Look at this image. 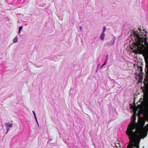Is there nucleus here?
Here are the masks:
<instances>
[{
  "mask_svg": "<svg viewBox=\"0 0 148 148\" xmlns=\"http://www.w3.org/2000/svg\"><path fill=\"white\" fill-rule=\"evenodd\" d=\"M137 137H136L134 138V140L133 141V142L132 143V141H131L130 140V143L129 145H128L127 147V148H133V143L134 142V141H135V139L137 138Z\"/></svg>",
  "mask_w": 148,
  "mask_h": 148,
  "instance_id": "nucleus-4",
  "label": "nucleus"
},
{
  "mask_svg": "<svg viewBox=\"0 0 148 148\" xmlns=\"http://www.w3.org/2000/svg\"><path fill=\"white\" fill-rule=\"evenodd\" d=\"M13 125V124L12 123H5V125L6 128V130H7V132L6 133V134H7L8 131L10 130V128L12 127V126Z\"/></svg>",
  "mask_w": 148,
  "mask_h": 148,
  "instance_id": "nucleus-3",
  "label": "nucleus"
},
{
  "mask_svg": "<svg viewBox=\"0 0 148 148\" xmlns=\"http://www.w3.org/2000/svg\"><path fill=\"white\" fill-rule=\"evenodd\" d=\"M144 129L147 131H148V124L146 125V126L144 127Z\"/></svg>",
  "mask_w": 148,
  "mask_h": 148,
  "instance_id": "nucleus-11",
  "label": "nucleus"
},
{
  "mask_svg": "<svg viewBox=\"0 0 148 148\" xmlns=\"http://www.w3.org/2000/svg\"><path fill=\"white\" fill-rule=\"evenodd\" d=\"M139 143H135L133 144V147H135L136 148H139Z\"/></svg>",
  "mask_w": 148,
  "mask_h": 148,
  "instance_id": "nucleus-9",
  "label": "nucleus"
},
{
  "mask_svg": "<svg viewBox=\"0 0 148 148\" xmlns=\"http://www.w3.org/2000/svg\"><path fill=\"white\" fill-rule=\"evenodd\" d=\"M14 43H15L17 42V38L16 37H15L13 40Z\"/></svg>",
  "mask_w": 148,
  "mask_h": 148,
  "instance_id": "nucleus-10",
  "label": "nucleus"
},
{
  "mask_svg": "<svg viewBox=\"0 0 148 148\" xmlns=\"http://www.w3.org/2000/svg\"><path fill=\"white\" fill-rule=\"evenodd\" d=\"M106 29L105 26H104L103 27V32H102L104 33L106 30Z\"/></svg>",
  "mask_w": 148,
  "mask_h": 148,
  "instance_id": "nucleus-13",
  "label": "nucleus"
},
{
  "mask_svg": "<svg viewBox=\"0 0 148 148\" xmlns=\"http://www.w3.org/2000/svg\"><path fill=\"white\" fill-rule=\"evenodd\" d=\"M145 82L144 84L145 85H146L147 84V83L146 82H147V81H148V75H146V78L145 79Z\"/></svg>",
  "mask_w": 148,
  "mask_h": 148,
  "instance_id": "nucleus-7",
  "label": "nucleus"
},
{
  "mask_svg": "<svg viewBox=\"0 0 148 148\" xmlns=\"http://www.w3.org/2000/svg\"><path fill=\"white\" fill-rule=\"evenodd\" d=\"M138 29L140 31L141 30V29L140 28H138Z\"/></svg>",
  "mask_w": 148,
  "mask_h": 148,
  "instance_id": "nucleus-20",
  "label": "nucleus"
},
{
  "mask_svg": "<svg viewBox=\"0 0 148 148\" xmlns=\"http://www.w3.org/2000/svg\"><path fill=\"white\" fill-rule=\"evenodd\" d=\"M114 145L115 146H114V147L116 148H119V147H121L120 143H119V142L118 143L116 142L115 143Z\"/></svg>",
  "mask_w": 148,
  "mask_h": 148,
  "instance_id": "nucleus-6",
  "label": "nucleus"
},
{
  "mask_svg": "<svg viewBox=\"0 0 148 148\" xmlns=\"http://www.w3.org/2000/svg\"><path fill=\"white\" fill-rule=\"evenodd\" d=\"M34 117H35V119L36 120V121H37V122L38 123V121H37V118H36V116H34Z\"/></svg>",
  "mask_w": 148,
  "mask_h": 148,
  "instance_id": "nucleus-16",
  "label": "nucleus"
},
{
  "mask_svg": "<svg viewBox=\"0 0 148 148\" xmlns=\"http://www.w3.org/2000/svg\"><path fill=\"white\" fill-rule=\"evenodd\" d=\"M104 37H105V34H104V33L102 32L101 35V36H100V39L101 40H103V39H104Z\"/></svg>",
  "mask_w": 148,
  "mask_h": 148,
  "instance_id": "nucleus-8",
  "label": "nucleus"
},
{
  "mask_svg": "<svg viewBox=\"0 0 148 148\" xmlns=\"http://www.w3.org/2000/svg\"><path fill=\"white\" fill-rule=\"evenodd\" d=\"M23 27L22 26L20 27L18 30L19 33H20V31L22 29Z\"/></svg>",
  "mask_w": 148,
  "mask_h": 148,
  "instance_id": "nucleus-12",
  "label": "nucleus"
},
{
  "mask_svg": "<svg viewBox=\"0 0 148 148\" xmlns=\"http://www.w3.org/2000/svg\"><path fill=\"white\" fill-rule=\"evenodd\" d=\"M136 117L133 116L132 117L133 122H131L128 126L127 130L126 132V134L128 136L130 140L132 141V143L135 138L137 137L139 135L143 133V129L139 130L136 128L135 121Z\"/></svg>",
  "mask_w": 148,
  "mask_h": 148,
  "instance_id": "nucleus-2",
  "label": "nucleus"
},
{
  "mask_svg": "<svg viewBox=\"0 0 148 148\" xmlns=\"http://www.w3.org/2000/svg\"><path fill=\"white\" fill-rule=\"evenodd\" d=\"M134 74H138L137 73H135Z\"/></svg>",
  "mask_w": 148,
  "mask_h": 148,
  "instance_id": "nucleus-22",
  "label": "nucleus"
},
{
  "mask_svg": "<svg viewBox=\"0 0 148 148\" xmlns=\"http://www.w3.org/2000/svg\"><path fill=\"white\" fill-rule=\"evenodd\" d=\"M138 76L139 78V79L138 81L139 83H141L143 78V75H137Z\"/></svg>",
  "mask_w": 148,
  "mask_h": 148,
  "instance_id": "nucleus-5",
  "label": "nucleus"
},
{
  "mask_svg": "<svg viewBox=\"0 0 148 148\" xmlns=\"http://www.w3.org/2000/svg\"><path fill=\"white\" fill-rule=\"evenodd\" d=\"M139 74H141V73H140ZM142 74H144L143 73H142Z\"/></svg>",
  "mask_w": 148,
  "mask_h": 148,
  "instance_id": "nucleus-23",
  "label": "nucleus"
},
{
  "mask_svg": "<svg viewBox=\"0 0 148 148\" xmlns=\"http://www.w3.org/2000/svg\"><path fill=\"white\" fill-rule=\"evenodd\" d=\"M134 34L135 38H136L137 40L135 42L134 47V52L136 53H139L142 52L145 47L144 45L147 43V39L146 38V35L141 32L139 33L137 31H134Z\"/></svg>",
  "mask_w": 148,
  "mask_h": 148,
  "instance_id": "nucleus-1",
  "label": "nucleus"
},
{
  "mask_svg": "<svg viewBox=\"0 0 148 148\" xmlns=\"http://www.w3.org/2000/svg\"><path fill=\"white\" fill-rule=\"evenodd\" d=\"M110 42L108 43L107 44V46H111L112 45V43L110 44Z\"/></svg>",
  "mask_w": 148,
  "mask_h": 148,
  "instance_id": "nucleus-14",
  "label": "nucleus"
},
{
  "mask_svg": "<svg viewBox=\"0 0 148 148\" xmlns=\"http://www.w3.org/2000/svg\"><path fill=\"white\" fill-rule=\"evenodd\" d=\"M32 112L34 114V116H36V114L34 111H32Z\"/></svg>",
  "mask_w": 148,
  "mask_h": 148,
  "instance_id": "nucleus-15",
  "label": "nucleus"
},
{
  "mask_svg": "<svg viewBox=\"0 0 148 148\" xmlns=\"http://www.w3.org/2000/svg\"><path fill=\"white\" fill-rule=\"evenodd\" d=\"M79 27H80V31H82V27L81 26H80Z\"/></svg>",
  "mask_w": 148,
  "mask_h": 148,
  "instance_id": "nucleus-18",
  "label": "nucleus"
},
{
  "mask_svg": "<svg viewBox=\"0 0 148 148\" xmlns=\"http://www.w3.org/2000/svg\"><path fill=\"white\" fill-rule=\"evenodd\" d=\"M105 63H106L105 62V63H104V64H103L101 66V68H102V67H103V66H104V65L105 64Z\"/></svg>",
  "mask_w": 148,
  "mask_h": 148,
  "instance_id": "nucleus-19",
  "label": "nucleus"
},
{
  "mask_svg": "<svg viewBox=\"0 0 148 148\" xmlns=\"http://www.w3.org/2000/svg\"><path fill=\"white\" fill-rule=\"evenodd\" d=\"M142 121V123L144 125V123H145V121H143V120H141Z\"/></svg>",
  "mask_w": 148,
  "mask_h": 148,
  "instance_id": "nucleus-17",
  "label": "nucleus"
},
{
  "mask_svg": "<svg viewBox=\"0 0 148 148\" xmlns=\"http://www.w3.org/2000/svg\"><path fill=\"white\" fill-rule=\"evenodd\" d=\"M147 70H148V69H147ZM146 74H148V73H146Z\"/></svg>",
  "mask_w": 148,
  "mask_h": 148,
  "instance_id": "nucleus-21",
  "label": "nucleus"
}]
</instances>
